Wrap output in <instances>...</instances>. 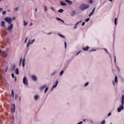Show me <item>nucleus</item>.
I'll list each match as a JSON object with an SVG mask.
<instances>
[{"mask_svg": "<svg viewBox=\"0 0 124 124\" xmlns=\"http://www.w3.org/2000/svg\"><path fill=\"white\" fill-rule=\"evenodd\" d=\"M124 95H123L122 97L121 100V104L117 108V110L118 112H120L124 109Z\"/></svg>", "mask_w": 124, "mask_h": 124, "instance_id": "obj_1", "label": "nucleus"}, {"mask_svg": "<svg viewBox=\"0 0 124 124\" xmlns=\"http://www.w3.org/2000/svg\"><path fill=\"white\" fill-rule=\"evenodd\" d=\"M89 7V5L85 4L84 3H83L80 5L79 8L82 10H83L88 8Z\"/></svg>", "mask_w": 124, "mask_h": 124, "instance_id": "obj_2", "label": "nucleus"}, {"mask_svg": "<svg viewBox=\"0 0 124 124\" xmlns=\"http://www.w3.org/2000/svg\"><path fill=\"white\" fill-rule=\"evenodd\" d=\"M5 20L6 22L9 24H11L12 20V19L10 17H6L5 18Z\"/></svg>", "mask_w": 124, "mask_h": 124, "instance_id": "obj_3", "label": "nucleus"}, {"mask_svg": "<svg viewBox=\"0 0 124 124\" xmlns=\"http://www.w3.org/2000/svg\"><path fill=\"white\" fill-rule=\"evenodd\" d=\"M23 82L24 85H28V81L26 77H24L23 79Z\"/></svg>", "mask_w": 124, "mask_h": 124, "instance_id": "obj_4", "label": "nucleus"}, {"mask_svg": "<svg viewBox=\"0 0 124 124\" xmlns=\"http://www.w3.org/2000/svg\"><path fill=\"white\" fill-rule=\"evenodd\" d=\"M25 58H24L22 60V59H21L20 60V64H21L22 62L23 67H24L25 66Z\"/></svg>", "mask_w": 124, "mask_h": 124, "instance_id": "obj_5", "label": "nucleus"}, {"mask_svg": "<svg viewBox=\"0 0 124 124\" xmlns=\"http://www.w3.org/2000/svg\"><path fill=\"white\" fill-rule=\"evenodd\" d=\"M35 41V39H33L31 40V42H30V40L29 39L28 42L27 44V47H29L30 46V44H32Z\"/></svg>", "mask_w": 124, "mask_h": 124, "instance_id": "obj_6", "label": "nucleus"}, {"mask_svg": "<svg viewBox=\"0 0 124 124\" xmlns=\"http://www.w3.org/2000/svg\"><path fill=\"white\" fill-rule=\"evenodd\" d=\"M35 41V39H33L31 40V42H30V40L29 39L28 42L27 44V47H29L30 46V44H32Z\"/></svg>", "mask_w": 124, "mask_h": 124, "instance_id": "obj_7", "label": "nucleus"}, {"mask_svg": "<svg viewBox=\"0 0 124 124\" xmlns=\"http://www.w3.org/2000/svg\"><path fill=\"white\" fill-rule=\"evenodd\" d=\"M1 54L4 57L7 56L8 55V54L7 53L3 52L0 50V54Z\"/></svg>", "mask_w": 124, "mask_h": 124, "instance_id": "obj_8", "label": "nucleus"}, {"mask_svg": "<svg viewBox=\"0 0 124 124\" xmlns=\"http://www.w3.org/2000/svg\"><path fill=\"white\" fill-rule=\"evenodd\" d=\"M58 83L59 82L58 80H57L55 81V83L53 86L51 91H52L54 88H55L56 87Z\"/></svg>", "mask_w": 124, "mask_h": 124, "instance_id": "obj_9", "label": "nucleus"}, {"mask_svg": "<svg viewBox=\"0 0 124 124\" xmlns=\"http://www.w3.org/2000/svg\"><path fill=\"white\" fill-rule=\"evenodd\" d=\"M31 77L32 79L34 81H36L37 80L38 78L36 76L33 75Z\"/></svg>", "mask_w": 124, "mask_h": 124, "instance_id": "obj_10", "label": "nucleus"}, {"mask_svg": "<svg viewBox=\"0 0 124 124\" xmlns=\"http://www.w3.org/2000/svg\"><path fill=\"white\" fill-rule=\"evenodd\" d=\"M13 24H11L8 27V30L10 31H11L13 27Z\"/></svg>", "mask_w": 124, "mask_h": 124, "instance_id": "obj_11", "label": "nucleus"}, {"mask_svg": "<svg viewBox=\"0 0 124 124\" xmlns=\"http://www.w3.org/2000/svg\"><path fill=\"white\" fill-rule=\"evenodd\" d=\"M95 7L94 8H93V9L92 10V11L89 15V17H91L93 15V13L94 12L95 10Z\"/></svg>", "mask_w": 124, "mask_h": 124, "instance_id": "obj_12", "label": "nucleus"}, {"mask_svg": "<svg viewBox=\"0 0 124 124\" xmlns=\"http://www.w3.org/2000/svg\"><path fill=\"white\" fill-rule=\"evenodd\" d=\"M15 107L14 104H13L12 105V113H14L15 112Z\"/></svg>", "mask_w": 124, "mask_h": 124, "instance_id": "obj_13", "label": "nucleus"}, {"mask_svg": "<svg viewBox=\"0 0 124 124\" xmlns=\"http://www.w3.org/2000/svg\"><path fill=\"white\" fill-rule=\"evenodd\" d=\"M58 71L57 70H54L53 72L51 74V75L52 76H54L58 72Z\"/></svg>", "mask_w": 124, "mask_h": 124, "instance_id": "obj_14", "label": "nucleus"}, {"mask_svg": "<svg viewBox=\"0 0 124 124\" xmlns=\"http://www.w3.org/2000/svg\"><path fill=\"white\" fill-rule=\"evenodd\" d=\"M39 96L38 95H36L34 96V100L36 101H37L39 99Z\"/></svg>", "mask_w": 124, "mask_h": 124, "instance_id": "obj_15", "label": "nucleus"}, {"mask_svg": "<svg viewBox=\"0 0 124 124\" xmlns=\"http://www.w3.org/2000/svg\"><path fill=\"white\" fill-rule=\"evenodd\" d=\"M46 87V85H43L40 87V90L41 91H42Z\"/></svg>", "mask_w": 124, "mask_h": 124, "instance_id": "obj_16", "label": "nucleus"}, {"mask_svg": "<svg viewBox=\"0 0 124 124\" xmlns=\"http://www.w3.org/2000/svg\"><path fill=\"white\" fill-rule=\"evenodd\" d=\"M60 4L62 6H65L67 5V4L65 3H64L62 1H61Z\"/></svg>", "mask_w": 124, "mask_h": 124, "instance_id": "obj_17", "label": "nucleus"}, {"mask_svg": "<svg viewBox=\"0 0 124 124\" xmlns=\"http://www.w3.org/2000/svg\"><path fill=\"white\" fill-rule=\"evenodd\" d=\"M1 26L3 27H4L5 26V23L4 21H2L1 22Z\"/></svg>", "mask_w": 124, "mask_h": 124, "instance_id": "obj_18", "label": "nucleus"}, {"mask_svg": "<svg viewBox=\"0 0 124 124\" xmlns=\"http://www.w3.org/2000/svg\"><path fill=\"white\" fill-rule=\"evenodd\" d=\"M65 1L67 2L68 4L70 5H72V2L69 0H65Z\"/></svg>", "mask_w": 124, "mask_h": 124, "instance_id": "obj_19", "label": "nucleus"}, {"mask_svg": "<svg viewBox=\"0 0 124 124\" xmlns=\"http://www.w3.org/2000/svg\"><path fill=\"white\" fill-rule=\"evenodd\" d=\"M11 76L12 77V78H15V82H16V80H17V78L16 77H15L14 76V73H12L11 74Z\"/></svg>", "mask_w": 124, "mask_h": 124, "instance_id": "obj_20", "label": "nucleus"}, {"mask_svg": "<svg viewBox=\"0 0 124 124\" xmlns=\"http://www.w3.org/2000/svg\"><path fill=\"white\" fill-rule=\"evenodd\" d=\"M57 35H58L59 36H60V37H61L62 38H65V36L61 34H60V33H58L57 34Z\"/></svg>", "mask_w": 124, "mask_h": 124, "instance_id": "obj_21", "label": "nucleus"}, {"mask_svg": "<svg viewBox=\"0 0 124 124\" xmlns=\"http://www.w3.org/2000/svg\"><path fill=\"white\" fill-rule=\"evenodd\" d=\"M64 72V70H62L61 71H60L59 73V75L61 77L62 76V75L63 74V73Z\"/></svg>", "mask_w": 124, "mask_h": 124, "instance_id": "obj_22", "label": "nucleus"}, {"mask_svg": "<svg viewBox=\"0 0 124 124\" xmlns=\"http://www.w3.org/2000/svg\"><path fill=\"white\" fill-rule=\"evenodd\" d=\"M15 72L16 73V74L17 75H18L19 74V69L18 68H17L16 69V70H15Z\"/></svg>", "mask_w": 124, "mask_h": 124, "instance_id": "obj_23", "label": "nucleus"}, {"mask_svg": "<svg viewBox=\"0 0 124 124\" xmlns=\"http://www.w3.org/2000/svg\"><path fill=\"white\" fill-rule=\"evenodd\" d=\"M89 47L88 46H87L85 47H84L83 48V50L85 51H87L89 49Z\"/></svg>", "mask_w": 124, "mask_h": 124, "instance_id": "obj_24", "label": "nucleus"}, {"mask_svg": "<svg viewBox=\"0 0 124 124\" xmlns=\"http://www.w3.org/2000/svg\"><path fill=\"white\" fill-rule=\"evenodd\" d=\"M76 14V13L75 11H73L72 12V13L71 14V15L72 16H73Z\"/></svg>", "mask_w": 124, "mask_h": 124, "instance_id": "obj_25", "label": "nucleus"}, {"mask_svg": "<svg viewBox=\"0 0 124 124\" xmlns=\"http://www.w3.org/2000/svg\"><path fill=\"white\" fill-rule=\"evenodd\" d=\"M50 8L51 10H53L54 12L55 13L57 12L56 10L54 7H51Z\"/></svg>", "mask_w": 124, "mask_h": 124, "instance_id": "obj_26", "label": "nucleus"}, {"mask_svg": "<svg viewBox=\"0 0 124 124\" xmlns=\"http://www.w3.org/2000/svg\"><path fill=\"white\" fill-rule=\"evenodd\" d=\"M16 67V65L15 64H13L11 66V70H14Z\"/></svg>", "mask_w": 124, "mask_h": 124, "instance_id": "obj_27", "label": "nucleus"}, {"mask_svg": "<svg viewBox=\"0 0 124 124\" xmlns=\"http://www.w3.org/2000/svg\"><path fill=\"white\" fill-rule=\"evenodd\" d=\"M63 11L64 10L63 9H60L58 10V12L60 13H62L63 12Z\"/></svg>", "mask_w": 124, "mask_h": 124, "instance_id": "obj_28", "label": "nucleus"}, {"mask_svg": "<svg viewBox=\"0 0 124 124\" xmlns=\"http://www.w3.org/2000/svg\"><path fill=\"white\" fill-rule=\"evenodd\" d=\"M115 82L116 83H117L118 82L117 78L116 76H115Z\"/></svg>", "mask_w": 124, "mask_h": 124, "instance_id": "obj_29", "label": "nucleus"}, {"mask_svg": "<svg viewBox=\"0 0 124 124\" xmlns=\"http://www.w3.org/2000/svg\"><path fill=\"white\" fill-rule=\"evenodd\" d=\"M117 19L116 18H115V19L114 20V23H115V25H116L117 24Z\"/></svg>", "mask_w": 124, "mask_h": 124, "instance_id": "obj_30", "label": "nucleus"}, {"mask_svg": "<svg viewBox=\"0 0 124 124\" xmlns=\"http://www.w3.org/2000/svg\"><path fill=\"white\" fill-rule=\"evenodd\" d=\"M15 98L16 100L17 99L18 97V93L16 94L15 95Z\"/></svg>", "mask_w": 124, "mask_h": 124, "instance_id": "obj_31", "label": "nucleus"}, {"mask_svg": "<svg viewBox=\"0 0 124 124\" xmlns=\"http://www.w3.org/2000/svg\"><path fill=\"white\" fill-rule=\"evenodd\" d=\"M11 96L12 97H14V93L13 90H12V94L11 95Z\"/></svg>", "mask_w": 124, "mask_h": 124, "instance_id": "obj_32", "label": "nucleus"}, {"mask_svg": "<svg viewBox=\"0 0 124 124\" xmlns=\"http://www.w3.org/2000/svg\"><path fill=\"white\" fill-rule=\"evenodd\" d=\"M101 49H103L108 54H109V52L108 51V50L105 48H101Z\"/></svg>", "mask_w": 124, "mask_h": 124, "instance_id": "obj_33", "label": "nucleus"}, {"mask_svg": "<svg viewBox=\"0 0 124 124\" xmlns=\"http://www.w3.org/2000/svg\"><path fill=\"white\" fill-rule=\"evenodd\" d=\"M45 88V93H46L47 91V90H48L49 88L48 87H46Z\"/></svg>", "mask_w": 124, "mask_h": 124, "instance_id": "obj_34", "label": "nucleus"}, {"mask_svg": "<svg viewBox=\"0 0 124 124\" xmlns=\"http://www.w3.org/2000/svg\"><path fill=\"white\" fill-rule=\"evenodd\" d=\"M44 9L45 12L47 11V8L46 6H44Z\"/></svg>", "mask_w": 124, "mask_h": 124, "instance_id": "obj_35", "label": "nucleus"}, {"mask_svg": "<svg viewBox=\"0 0 124 124\" xmlns=\"http://www.w3.org/2000/svg\"><path fill=\"white\" fill-rule=\"evenodd\" d=\"M23 23L24 24V26L27 25L28 23V22H26L25 20L23 21Z\"/></svg>", "mask_w": 124, "mask_h": 124, "instance_id": "obj_36", "label": "nucleus"}, {"mask_svg": "<svg viewBox=\"0 0 124 124\" xmlns=\"http://www.w3.org/2000/svg\"><path fill=\"white\" fill-rule=\"evenodd\" d=\"M89 84V83L88 82L86 83L84 85V86L85 87H86Z\"/></svg>", "mask_w": 124, "mask_h": 124, "instance_id": "obj_37", "label": "nucleus"}, {"mask_svg": "<svg viewBox=\"0 0 124 124\" xmlns=\"http://www.w3.org/2000/svg\"><path fill=\"white\" fill-rule=\"evenodd\" d=\"M106 123V122L105 120H103L101 121V124H105Z\"/></svg>", "mask_w": 124, "mask_h": 124, "instance_id": "obj_38", "label": "nucleus"}, {"mask_svg": "<svg viewBox=\"0 0 124 124\" xmlns=\"http://www.w3.org/2000/svg\"><path fill=\"white\" fill-rule=\"evenodd\" d=\"M90 18H88L86 19L85 20V21L86 22H88L89 20H90Z\"/></svg>", "mask_w": 124, "mask_h": 124, "instance_id": "obj_39", "label": "nucleus"}, {"mask_svg": "<svg viewBox=\"0 0 124 124\" xmlns=\"http://www.w3.org/2000/svg\"><path fill=\"white\" fill-rule=\"evenodd\" d=\"M64 43L65 45V48L66 49L67 47V43L66 42H65Z\"/></svg>", "mask_w": 124, "mask_h": 124, "instance_id": "obj_40", "label": "nucleus"}, {"mask_svg": "<svg viewBox=\"0 0 124 124\" xmlns=\"http://www.w3.org/2000/svg\"><path fill=\"white\" fill-rule=\"evenodd\" d=\"M6 12L5 11H4L2 12V13L3 15H4L6 14Z\"/></svg>", "mask_w": 124, "mask_h": 124, "instance_id": "obj_41", "label": "nucleus"}, {"mask_svg": "<svg viewBox=\"0 0 124 124\" xmlns=\"http://www.w3.org/2000/svg\"><path fill=\"white\" fill-rule=\"evenodd\" d=\"M56 19L58 21H61L62 20V19L58 17Z\"/></svg>", "mask_w": 124, "mask_h": 124, "instance_id": "obj_42", "label": "nucleus"}, {"mask_svg": "<svg viewBox=\"0 0 124 124\" xmlns=\"http://www.w3.org/2000/svg\"><path fill=\"white\" fill-rule=\"evenodd\" d=\"M18 10H19V8H18V7L16 8L15 9V11H18Z\"/></svg>", "mask_w": 124, "mask_h": 124, "instance_id": "obj_43", "label": "nucleus"}, {"mask_svg": "<svg viewBox=\"0 0 124 124\" xmlns=\"http://www.w3.org/2000/svg\"><path fill=\"white\" fill-rule=\"evenodd\" d=\"M28 39V37H27L26 39L25 40V43H27V41Z\"/></svg>", "mask_w": 124, "mask_h": 124, "instance_id": "obj_44", "label": "nucleus"}, {"mask_svg": "<svg viewBox=\"0 0 124 124\" xmlns=\"http://www.w3.org/2000/svg\"><path fill=\"white\" fill-rule=\"evenodd\" d=\"M53 33L52 32H49L48 33V35H51V34H53Z\"/></svg>", "mask_w": 124, "mask_h": 124, "instance_id": "obj_45", "label": "nucleus"}, {"mask_svg": "<svg viewBox=\"0 0 124 124\" xmlns=\"http://www.w3.org/2000/svg\"><path fill=\"white\" fill-rule=\"evenodd\" d=\"M81 52V51H79L76 54V55L77 56Z\"/></svg>", "mask_w": 124, "mask_h": 124, "instance_id": "obj_46", "label": "nucleus"}, {"mask_svg": "<svg viewBox=\"0 0 124 124\" xmlns=\"http://www.w3.org/2000/svg\"><path fill=\"white\" fill-rule=\"evenodd\" d=\"M111 114V112H109L108 114V116H109Z\"/></svg>", "mask_w": 124, "mask_h": 124, "instance_id": "obj_47", "label": "nucleus"}, {"mask_svg": "<svg viewBox=\"0 0 124 124\" xmlns=\"http://www.w3.org/2000/svg\"><path fill=\"white\" fill-rule=\"evenodd\" d=\"M83 122L81 121H80V122L78 123L77 124H82L83 123Z\"/></svg>", "mask_w": 124, "mask_h": 124, "instance_id": "obj_48", "label": "nucleus"}, {"mask_svg": "<svg viewBox=\"0 0 124 124\" xmlns=\"http://www.w3.org/2000/svg\"><path fill=\"white\" fill-rule=\"evenodd\" d=\"M85 24V22H83V23H82V26H84Z\"/></svg>", "mask_w": 124, "mask_h": 124, "instance_id": "obj_49", "label": "nucleus"}, {"mask_svg": "<svg viewBox=\"0 0 124 124\" xmlns=\"http://www.w3.org/2000/svg\"><path fill=\"white\" fill-rule=\"evenodd\" d=\"M93 2V0H90L89 1V2L91 3H92Z\"/></svg>", "mask_w": 124, "mask_h": 124, "instance_id": "obj_50", "label": "nucleus"}, {"mask_svg": "<svg viewBox=\"0 0 124 124\" xmlns=\"http://www.w3.org/2000/svg\"><path fill=\"white\" fill-rule=\"evenodd\" d=\"M116 56H115L114 57V62H115V63H116Z\"/></svg>", "mask_w": 124, "mask_h": 124, "instance_id": "obj_51", "label": "nucleus"}, {"mask_svg": "<svg viewBox=\"0 0 124 124\" xmlns=\"http://www.w3.org/2000/svg\"><path fill=\"white\" fill-rule=\"evenodd\" d=\"M96 49H93L90 52H92V51H96Z\"/></svg>", "mask_w": 124, "mask_h": 124, "instance_id": "obj_52", "label": "nucleus"}, {"mask_svg": "<svg viewBox=\"0 0 124 124\" xmlns=\"http://www.w3.org/2000/svg\"><path fill=\"white\" fill-rule=\"evenodd\" d=\"M77 25H76V26H75L74 27V28L75 29H76L77 28Z\"/></svg>", "mask_w": 124, "mask_h": 124, "instance_id": "obj_53", "label": "nucleus"}, {"mask_svg": "<svg viewBox=\"0 0 124 124\" xmlns=\"http://www.w3.org/2000/svg\"><path fill=\"white\" fill-rule=\"evenodd\" d=\"M62 22V23H64V21L63 20H62H62H61V21Z\"/></svg>", "mask_w": 124, "mask_h": 124, "instance_id": "obj_54", "label": "nucleus"}, {"mask_svg": "<svg viewBox=\"0 0 124 124\" xmlns=\"http://www.w3.org/2000/svg\"><path fill=\"white\" fill-rule=\"evenodd\" d=\"M78 23H78V22L77 23H76V24H75V25H78Z\"/></svg>", "mask_w": 124, "mask_h": 124, "instance_id": "obj_55", "label": "nucleus"}, {"mask_svg": "<svg viewBox=\"0 0 124 124\" xmlns=\"http://www.w3.org/2000/svg\"><path fill=\"white\" fill-rule=\"evenodd\" d=\"M7 70H8V67H7L6 68V70L5 72H6L7 71Z\"/></svg>", "mask_w": 124, "mask_h": 124, "instance_id": "obj_56", "label": "nucleus"}, {"mask_svg": "<svg viewBox=\"0 0 124 124\" xmlns=\"http://www.w3.org/2000/svg\"><path fill=\"white\" fill-rule=\"evenodd\" d=\"M32 23H31L30 24V26H32Z\"/></svg>", "mask_w": 124, "mask_h": 124, "instance_id": "obj_57", "label": "nucleus"}, {"mask_svg": "<svg viewBox=\"0 0 124 124\" xmlns=\"http://www.w3.org/2000/svg\"><path fill=\"white\" fill-rule=\"evenodd\" d=\"M21 100V96H20L19 97V101H20Z\"/></svg>", "mask_w": 124, "mask_h": 124, "instance_id": "obj_58", "label": "nucleus"}, {"mask_svg": "<svg viewBox=\"0 0 124 124\" xmlns=\"http://www.w3.org/2000/svg\"><path fill=\"white\" fill-rule=\"evenodd\" d=\"M35 11H36L37 10V8H36L35 9Z\"/></svg>", "mask_w": 124, "mask_h": 124, "instance_id": "obj_59", "label": "nucleus"}, {"mask_svg": "<svg viewBox=\"0 0 124 124\" xmlns=\"http://www.w3.org/2000/svg\"><path fill=\"white\" fill-rule=\"evenodd\" d=\"M82 22V20H81L80 21L78 22V23H80Z\"/></svg>", "mask_w": 124, "mask_h": 124, "instance_id": "obj_60", "label": "nucleus"}, {"mask_svg": "<svg viewBox=\"0 0 124 124\" xmlns=\"http://www.w3.org/2000/svg\"><path fill=\"white\" fill-rule=\"evenodd\" d=\"M113 85H115V83H114V82H113Z\"/></svg>", "mask_w": 124, "mask_h": 124, "instance_id": "obj_61", "label": "nucleus"}, {"mask_svg": "<svg viewBox=\"0 0 124 124\" xmlns=\"http://www.w3.org/2000/svg\"><path fill=\"white\" fill-rule=\"evenodd\" d=\"M3 10V9L0 8V11Z\"/></svg>", "mask_w": 124, "mask_h": 124, "instance_id": "obj_62", "label": "nucleus"}, {"mask_svg": "<svg viewBox=\"0 0 124 124\" xmlns=\"http://www.w3.org/2000/svg\"><path fill=\"white\" fill-rule=\"evenodd\" d=\"M85 119H84L83 120V122H85Z\"/></svg>", "mask_w": 124, "mask_h": 124, "instance_id": "obj_63", "label": "nucleus"}, {"mask_svg": "<svg viewBox=\"0 0 124 124\" xmlns=\"http://www.w3.org/2000/svg\"><path fill=\"white\" fill-rule=\"evenodd\" d=\"M109 1H112L113 0H108Z\"/></svg>", "mask_w": 124, "mask_h": 124, "instance_id": "obj_64", "label": "nucleus"}]
</instances>
